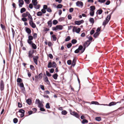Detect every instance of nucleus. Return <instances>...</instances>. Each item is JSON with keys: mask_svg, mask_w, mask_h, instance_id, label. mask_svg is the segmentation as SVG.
<instances>
[{"mask_svg": "<svg viewBox=\"0 0 124 124\" xmlns=\"http://www.w3.org/2000/svg\"><path fill=\"white\" fill-rule=\"evenodd\" d=\"M63 26L62 25H57L55 27L52 28V30L53 31H56L58 30H62V29Z\"/></svg>", "mask_w": 124, "mask_h": 124, "instance_id": "1", "label": "nucleus"}, {"mask_svg": "<svg viewBox=\"0 0 124 124\" xmlns=\"http://www.w3.org/2000/svg\"><path fill=\"white\" fill-rule=\"evenodd\" d=\"M81 30V29L79 28H77L76 26H74L72 30L73 32H76L77 33H79Z\"/></svg>", "mask_w": 124, "mask_h": 124, "instance_id": "2", "label": "nucleus"}, {"mask_svg": "<svg viewBox=\"0 0 124 124\" xmlns=\"http://www.w3.org/2000/svg\"><path fill=\"white\" fill-rule=\"evenodd\" d=\"M4 84L3 80H1L0 82V88L1 91H3L4 89Z\"/></svg>", "mask_w": 124, "mask_h": 124, "instance_id": "3", "label": "nucleus"}, {"mask_svg": "<svg viewBox=\"0 0 124 124\" xmlns=\"http://www.w3.org/2000/svg\"><path fill=\"white\" fill-rule=\"evenodd\" d=\"M34 52V50H30L29 51L28 56L29 58H32L33 57V54Z\"/></svg>", "mask_w": 124, "mask_h": 124, "instance_id": "4", "label": "nucleus"}, {"mask_svg": "<svg viewBox=\"0 0 124 124\" xmlns=\"http://www.w3.org/2000/svg\"><path fill=\"white\" fill-rule=\"evenodd\" d=\"M121 102V101L118 102H111L110 103H109V105L102 104L101 105H107V106H112L113 105H115L117 103H120Z\"/></svg>", "mask_w": 124, "mask_h": 124, "instance_id": "5", "label": "nucleus"}, {"mask_svg": "<svg viewBox=\"0 0 124 124\" xmlns=\"http://www.w3.org/2000/svg\"><path fill=\"white\" fill-rule=\"evenodd\" d=\"M19 112L20 113V117H23L24 115V110L23 109H21L19 110Z\"/></svg>", "mask_w": 124, "mask_h": 124, "instance_id": "6", "label": "nucleus"}, {"mask_svg": "<svg viewBox=\"0 0 124 124\" xmlns=\"http://www.w3.org/2000/svg\"><path fill=\"white\" fill-rule=\"evenodd\" d=\"M83 47L82 45L80 46L78 49L80 51L81 53H82L85 51V47H84V48H83Z\"/></svg>", "mask_w": 124, "mask_h": 124, "instance_id": "7", "label": "nucleus"}, {"mask_svg": "<svg viewBox=\"0 0 124 124\" xmlns=\"http://www.w3.org/2000/svg\"><path fill=\"white\" fill-rule=\"evenodd\" d=\"M76 4V5L79 7H82L83 5V2L80 1H78Z\"/></svg>", "mask_w": 124, "mask_h": 124, "instance_id": "8", "label": "nucleus"}, {"mask_svg": "<svg viewBox=\"0 0 124 124\" xmlns=\"http://www.w3.org/2000/svg\"><path fill=\"white\" fill-rule=\"evenodd\" d=\"M90 43V41L89 40H87L85 42L83 45V46L84 47H85V49L86 47L88 46Z\"/></svg>", "mask_w": 124, "mask_h": 124, "instance_id": "9", "label": "nucleus"}, {"mask_svg": "<svg viewBox=\"0 0 124 124\" xmlns=\"http://www.w3.org/2000/svg\"><path fill=\"white\" fill-rule=\"evenodd\" d=\"M29 23L31 26L33 28H35L36 27V25L33 22V20L30 21Z\"/></svg>", "mask_w": 124, "mask_h": 124, "instance_id": "10", "label": "nucleus"}, {"mask_svg": "<svg viewBox=\"0 0 124 124\" xmlns=\"http://www.w3.org/2000/svg\"><path fill=\"white\" fill-rule=\"evenodd\" d=\"M43 79L45 82H46L47 84L49 85L50 84V82L49 81L47 77L46 76L44 77Z\"/></svg>", "mask_w": 124, "mask_h": 124, "instance_id": "11", "label": "nucleus"}, {"mask_svg": "<svg viewBox=\"0 0 124 124\" xmlns=\"http://www.w3.org/2000/svg\"><path fill=\"white\" fill-rule=\"evenodd\" d=\"M84 22V21L82 20L81 21H76L75 22V23L76 24L79 25L83 23Z\"/></svg>", "mask_w": 124, "mask_h": 124, "instance_id": "12", "label": "nucleus"}, {"mask_svg": "<svg viewBox=\"0 0 124 124\" xmlns=\"http://www.w3.org/2000/svg\"><path fill=\"white\" fill-rule=\"evenodd\" d=\"M19 6L20 7H21L24 4L23 1V0H19Z\"/></svg>", "mask_w": 124, "mask_h": 124, "instance_id": "13", "label": "nucleus"}, {"mask_svg": "<svg viewBox=\"0 0 124 124\" xmlns=\"http://www.w3.org/2000/svg\"><path fill=\"white\" fill-rule=\"evenodd\" d=\"M38 58L39 57L37 56H36L33 57L34 61L35 64L36 65L37 64V60Z\"/></svg>", "mask_w": 124, "mask_h": 124, "instance_id": "14", "label": "nucleus"}, {"mask_svg": "<svg viewBox=\"0 0 124 124\" xmlns=\"http://www.w3.org/2000/svg\"><path fill=\"white\" fill-rule=\"evenodd\" d=\"M29 13L28 12H26L25 13H23L22 14V16L24 17H25L28 16Z\"/></svg>", "mask_w": 124, "mask_h": 124, "instance_id": "15", "label": "nucleus"}, {"mask_svg": "<svg viewBox=\"0 0 124 124\" xmlns=\"http://www.w3.org/2000/svg\"><path fill=\"white\" fill-rule=\"evenodd\" d=\"M37 0H32V2L33 5L34 6H36L37 4Z\"/></svg>", "mask_w": 124, "mask_h": 124, "instance_id": "16", "label": "nucleus"}, {"mask_svg": "<svg viewBox=\"0 0 124 124\" xmlns=\"http://www.w3.org/2000/svg\"><path fill=\"white\" fill-rule=\"evenodd\" d=\"M89 21L92 24H93L94 22V19L93 18H90L89 19Z\"/></svg>", "mask_w": 124, "mask_h": 124, "instance_id": "17", "label": "nucleus"}, {"mask_svg": "<svg viewBox=\"0 0 124 124\" xmlns=\"http://www.w3.org/2000/svg\"><path fill=\"white\" fill-rule=\"evenodd\" d=\"M26 102L29 105L31 104V99H29L26 100Z\"/></svg>", "mask_w": 124, "mask_h": 124, "instance_id": "18", "label": "nucleus"}, {"mask_svg": "<svg viewBox=\"0 0 124 124\" xmlns=\"http://www.w3.org/2000/svg\"><path fill=\"white\" fill-rule=\"evenodd\" d=\"M26 31L28 34H30L31 32V31L29 28H26Z\"/></svg>", "mask_w": 124, "mask_h": 124, "instance_id": "19", "label": "nucleus"}, {"mask_svg": "<svg viewBox=\"0 0 124 124\" xmlns=\"http://www.w3.org/2000/svg\"><path fill=\"white\" fill-rule=\"evenodd\" d=\"M28 16L29 18V21L33 20L32 18L29 13Z\"/></svg>", "mask_w": 124, "mask_h": 124, "instance_id": "20", "label": "nucleus"}, {"mask_svg": "<svg viewBox=\"0 0 124 124\" xmlns=\"http://www.w3.org/2000/svg\"><path fill=\"white\" fill-rule=\"evenodd\" d=\"M90 11H94L95 9V7L94 6H92L90 7Z\"/></svg>", "mask_w": 124, "mask_h": 124, "instance_id": "21", "label": "nucleus"}, {"mask_svg": "<svg viewBox=\"0 0 124 124\" xmlns=\"http://www.w3.org/2000/svg\"><path fill=\"white\" fill-rule=\"evenodd\" d=\"M31 45L32 48L34 49H36V46L33 43Z\"/></svg>", "mask_w": 124, "mask_h": 124, "instance_id": "22", "label": "nucleus"}, {"mask_svg": "<svg viewBox=\"0 0 124 124\" xmlns=\"http://www.w3.org/2000/svg\"><path fill=\"white\" fill-rule=\"evenodd\" d=\"M111 15H108V16L106 19V20L107 21H108V22L110 19V18L111 17Z\"/></svg>", "mask_w": 124, "mask_h": 124, "instance_id": "23", "label": "nucleus"}, {"mask_svg": "<svg viewBox=\"0 0 124 124\" xmlns=\"http://www.w3.org/2000/svg\"><path fill=\"white\" fill-rule=\"evenodd\" d=\"M76 60L74 59L73 60L72 62V66H74L76 64Z\"/></svg>", "mask_w": 124, "mask_h": 124, "instance_id": "24", "label": "nucleus"}, {"mask_svg": "<svg viewBox=\"0 0 124 124\" xmlns=\"http://www.w3.org/2000/svg\"><path fill=\"white\" fill-rule=\"evenodd\" d=\"M58 75L57 74H55L53 75V78L55 79H57Z\"/></svg>", "mask_w": 124, "mask_h": 124, "instance_id": "25", "label": "nucleus"}, {"mask_svg": "<svg viewBox=\"0 0 124 124\" xmlns=\"http://www.w3.org/2000/svg\"><path fill=\"white\" fill-rule=\"evenodd\" d=\"M95 120L98 121H100L101 120V118L100 117H97L95 118Z\"/></svg>", "mask_w": 124, "mask_h": 124, "instance_id": "26", "label": "nucleus"}, {"mask_svg": "<svg viewBox=\"0 0 124 124\" xmlns=\"http://www.w3.org/2000/svg\"><path fill=\"white\" fill-rule=\"evenodd\" d=\"M47 67L48 68H50L52 67V63L51 62H50L48 64Z\"/></svg>", "mask_w": 124, "mask_h": 124, "instance_id": "27", "label": "nucleus"}, {"mask_svg": "<svg viewBox=\"0 0 124 124\" xmlns=\"http://www.w3.org/2000/svg\"><path fill=\"white\" fill-rule=\"evenodd\" d=\"M38 105V107L39 108L42 107L43 106V104H42L41 102H40Z\"/></svg>", "mask_w": 124, "mask_h": 124, "instance_id": "28", "label": "nucleus"}, {"mask_svg": "<svg viewBox=\"0 0 124 124\" xmlns=\"http://www.w3.org/2000/svg\"><path fill=\"white\" fill-rule=\"evenodd\" d=\"M94 11H90V16H93L94 14Z\"/></svg>", "mask_w": 124, "mask_h": 124, "instance_id": "29", "label": "nucleus"}, {"mask_svg": "<svg viewBox=\"0 0 124 124\" xmlns=\"http://www.w3.org/2000/svg\"><path fill=\"white\" fill-rule=\"evenodd\" d=\"M26 10V9L25 8H21L20 10V12L21 13H22L25 12Z\"/></svg>", "mask_w": 124, "mask_h": 124, "instance_id": "30", "label": "nucleus"}, {"mask_svg": "<svg viewBox=\"0 0 124 124\" xmlns=\"http://www.w3.org/2000/svg\"><path fill=\"white\" fill-rule=\"evenodd\" d=\"M62 115H65L67 114V112L65 110H63L62 112Z\"/></svg>", "mask_w": 124, "mask_h": 124, "instance_id": "31", "label": "nucleus"}, {"mask_svg": "<svg viewBox=\"0 0 124 124\" xmlns=\"http://www.w3.org/2000/svg\"><path fill=\"white\" fill-rule=\"evenodd\" d=\"M108 22L106 20L103 22V25L105 26V25Z\"/></svg>", "mask_w": 124, "mask_h": 124, "instance_id": "32", "label": "nucleus"}, {"mask_svg": "<svg viewBox=\"0 0 124 124\" xmlns=\"http://www.w3.org/2000/svg\"><path fill=\"white\" fill-rule=\"evenodd\" d=\"M99 33H97L96 32L94 34L93 36L94 37L96 38L99 35Z\"/></svg>", "mask_w": 124, "mask_h": 124, "instance_id": "33", "label": "nucleus"}, {"mask_svg": "<svg viewBox=\"0 0 124 124\" xmlns=\"http://www.w3.org/2000/svg\"><path fill=\"white\" fill-rule=\"evenodd\" d=\"M52 67L53 68H55L56 67V64L55 62H52Z\"/></svg>", "mask_w": 124, "mask_h": 124, "instance_id": "34", "label": "nucleus"}, {"mask_svg": "<svg viewBox=\"0 0 124 124\" xmlns=\"http://www.w3.org/2000/svg\"><path fill=\"white\" fill-rule=\"evenodd\" d=\"M48 26H49L50 27H51L52 25V23L51 21H50L48 22Z\"/></svg>", "mask_w": 124, "mask_h": 124, "instance_id": "35", "label": "nucleus"}, {"mask_svg": "<svg viewBox=\"0 0 124 124\" xmlns=\"http://www.w3.org/2000/svg\"><path fill=\"white\" fill-rule=\"evenodd\" d=\"M88 122V121L86 119H84L82 121V123L83 124H84L85 123H87Z\"/></svg>", "mask_w": 124, "mask_h": 124, "instance_id": "36", "label": "nucleus"}, {"mask_svg": "<svg viewBox=\"0 0 124 124\" xmlns=\"http://www.w3.org/2000/svg\"><path fill=\"white\" fill-rule=\"evenodd\" d=\"M77 42V40L75 39H73L71 41V43L73 44H75Z\"/></svg>", "mask_w": 124, "mask_h": 124, "instance_id": "37", "label": "nucleus"}, {"mask_svg": "<svg viewBox=\"0 0 124 124\" xmlns=\"http://www.w3.org/2000/svg\"><path fill=\"white\" fill-rule=\"evenodd\" d=\"M37 15L38 16H40L42 15V13L40 11H39L37 12Z\"/></svg>", "mask_w": 124, "mask_h": 124, "instance_id": "38", "label": "nucleus"}, {"mask_svg": "<svg viewBox=\"0 0 124 124\" xmlns=\"http://www.w3.org/2000/svg\"><path fill=\"white\" fill-rule=\"evenodd\" d=\"M70 39V37L69 36H68L65 39V41H67L69 40Z\"/></svg>", "mask_w": 124, "mask_h": 124, "instance_id": "39", "label": "nucleus"}, {"mask_svg": "<svg viewBox=\"0 0 124 124\" xmlns=\"http://www.w3.org/2000/svg\"><path fill=\"white\" fill-rule=\"evenodd\" d=\"M52 38L53 39V40L54 41H55L56 40V38L55 37V35H52Z\"/></svg>", "mask_w": 124, "mask_h": 124, "instance_id": "40", "label": "nucleus"}, {"mask_svg": "<svg viewBox=\"0 0 124 124\" xmlns=\"http://www.w3.org/2000/svg\"><path fill=\"white\" fill-rule=\"evenodd\" d=\"M46 108L47 109L49 108H50V106L49 105V104L48 103H46Z\"/></svg>", "mask_w": 124, "mask_h": 124, "instance_id": "41", "label": "nucleus"}, {"mask_svg": "<svg viewBox=\"0 0 124 124\" xmlns=\"http://www.w3.org/2000/svg\"><path fill=\"white\" fill-rule=\"evenodd\" d=\"M19 86L21 87H22V88H24L23 84V83H20L19 84Z\"/></svg>", "mask_w": 124, "mask_h": 124, "instance_id": "42", "label": "nucleus"}, {"mask_svg": "<svg viewBox=\"0 0 124 124\" xmlns=\"http://www.w3.org/2000/svg\"><path fill=\"white\" fill-rule=\"evenodd\" d=\"M73 116H74L77 118H78L79 117V116L78 114L76 113L75 112Z\"/></svg>", "mask_w": 124, "mask_h": 124, "instance_id": "43", "label": "nucleus"}, {"mask_svg": "<svg viewBox=\"0 0 124 124\" xmlns=\"http://www.w3.org/2000/svg\"><path fill=\"white\" fill-rule=\"evenodd\" d=\"M58 23V21L56 20H54L53 21V23L54 25H56Z\"/></svg>", "mask_w": 124, "mask_h": 124, "instance_id": "44", "label": "nucleus"}, {"mask_svg": "<svg viewBox=\"0 0 124 124\" xmlns=\"http://www.w3.org/2000/svg\"><path fill=\"white\" fill-rule=\"evenodd\" d=\"M33 39V37L31 36H30L28 37V40H32Z\"/></svg>", "mask_w": 124, "mask_h": 124, "instance_id": "45", "label": "nucleus"}, {"mask_svg": "<svg viewBox=\"0 0 124 124\" xmlns=\"http://www.w3.org/2000/svg\"><path fill=\"white\" fill-rule=\"evenodd\" d=\"M32 40H28L27 42L30 45H31L33 43L31 41Z\"/></svg>", "mask_w": 124, "mask_h": 124, "instance_id": "46", "label": "nucleus"}, {"mask_svg": "<svg viewBox=\"0 0 124 124\" xmlns=\"http://www.w3.org/2000/svg\"><path fill=\"white\" fill-rule=\"evenodd\" d=\"M71 46H72L71 44V43H70L69 44H68L67 45V46L68 48H69L71 47Z\"/></svg>", "mask_w": 124, "mask_h": 124, "instance_id": "47", "label": "nucleus"}, {"mask_svg": "<svg viewBox=\"0 0 124 124\" xmlns=\"http://www.w3.org/2000/svg\"><path fill=\"white\" fill-rule=\"evenodd\" d=\"M18 121V120L16 118H15L13 119V122L14 123H16Z\"/></svg>", "mask_w": 124, "mask_h": 124, "instance_id": "48", "label": "nucleus"}, {"mask_svg": "<svg viewBox=\"0 0 124 124\" xmlns=\"http://www.w3.org/2000/svg\"><path fill=\"white\" fill-rule=\"evenodd\" d=\"M62 5L61 4H60L58 5H57V8H62Z\"/></svg>", "mask_w": 124, "mask_h": 124, "instance_id": "49", "label": "nucleus"}, {"mask_svg": "<svg viewBox=\"0 0 124 124\" xmlns=\"http://www.w3.org/2000/svg\"><path fill=\"white\" fill-rule=\"evenodd\" d=\"M106 1V0H98V1L101 3H103L105 2Z\"/></svg>", "mask_w": 124, "mask_h": 124, "instance_id": "50", "label": "nucleus"}, {"mask_svg": "<svg viewBox=\"0 0 124 124\" xmlns=\"http://www.w3.org/2000/svg\"><path fill=\"white\" fill-rule=\"evenodd\" d=\"M22 79L20 78H18L17 80V81L18 82L20 83L22 82Z\"/></svg>", "mask_w": 124, "mask_h": 124, "instance_id": "51", "label": "nucleus"}, {"mask_svg": "<svg viewBox=\"0 0 124 124\" xmlns=\"http://www.w3.org/2000/svg\"><path fill=\"white\" fill-rule=\"evenodd\" d=\"M102 12V10H99L98 11V12L99 15L101 14Z\"/></svg>", "mask_w": 124, "mask_h": 124, "instance_id": "52", "label": "nucleus"}, {"mask_svg": "<svg viewBox=\"0 0 124 124\" xmlns=\"http://www.w3.org/2000/svg\"><path fill=\"white\" fill-rule=\"evenodd\" d=\"M40 5H38L35 7V8L36 9H38L40 8Z\"/></svg>", "mask_w": 124, "mask_h": 124, "instance_id": "53", "label": "nucleus"}, {"mask_svg": "<svg viewBox=\"0 0 124 124\" xmlns=\"http://www.w3.org/2000/svg\"><path fill=\"white\" fill-rule=\"evenodd\" d=\"M46 75L47 76L49 77H50L51 76V74L47 71L46 72Z\"/></svg>", "mask_w": 124, "mask_h": 124, "instance_id": "54", "label": "nucleus"}, {"mask_svg": "<svg viewBox=\"0 0 124 124\" xmlns=\"http://www.w3.org/2000/svg\"><path fill=\"white\" fill-rule=\"evenodd\" d=\"M70 114L71 115L73 116V115H74V114H75V113L76 112L74 111H73L72 110H70Z\"/></svg>", "mask_w": 124, "mask_h": 124, "instance_id": "55", "label": "nucleus"}, {"mask_svg": "<svg viewBox=\"0 0 124 124\" xmlns=\"http://www.w3.org/2000/svg\"><path fill=\"white\" fill-rule=\"evenodd\" d=\"M40 102V101L39 99H37L36 100L35 103L38 104Z\"/></svg>", "mask_w": 124, "mask_h": 124, "instance_id": "56", "label": "nucleus"}, {"mask_svg": "<svg viewBox=\"0 0 124 124\" xmlns=\"http://www.w3.org/2000/svg\"><path fill=\"white\" fill-rule=\"evenodd\" d=\"M9 52L10 54L11 53V44H9Z\"/></svg>", "mask_w": 124, "mask_h": 124, "instance_id": "57", "label": "nucleus"}, {"mask_svg": "<svg viewBox=\"0 0 124 124\" xmlns=\"http://www.w3.org/2000/svg\"><path fill=\"white\" fill-rule=\"evenodd\" d=\"M21 19L24 22L26 21L27 20V19L24 17L22 18Z\"/></svg>", "mask_w": 124, "mask_h": 124, "instance_id": "58", "label": "nucleus"}, {"mask_svg": "<svg viewBox=\"0 0 124 124\" xmlns=\"http://www.w3.org/2000/svg\"><path fill=\"white\" fill-rule=\"evenodd\" d=\"M67 63L69 65H70L71 63V61L70 60H68L67 61Z\"/></svg>", "mask_w": 124, "mask_h": 124, "instance_id": "59", "label": "nucleus"}, {"mask_svg": "<svg viewBox=\"0 0 124 124\" xmlns=\"http://www.w3.org/2000/svg\"><path fill=\"white\" fill-rule=\"evenodd\" d=\"M30 68L32 70H34V67L32 65H30Z\"/></svg>", "mask_w": 124, "mask_h": 124, "instance_id": "60", "label": "nucleus"}, {"mask_svg": "<svg viewBox=\"0 0 124 124\" xmlns=\"http://www.w3.org/2000/svg\"><path fill=\"white\" fill-rule=\"evenodd\" d=\"M1 26L2 29L3 30H4L5 29V26L2 25V24H1Z\"/></svg>", "mask_w": 124, "mask_h": 124, "instance_id": "61", "label": "nucleus"}, {"mask_svg": "<svg viewBox=\"0 0 124 124\" xmlns=\"http://www.w3.org/2000/svg\"><path fill=\"white\" fill-rule=\"evenodd\" d=\"M48 56L49 58L51 59H52L53 58L52 55L51 54H49Z\"/></svg>", "mask_w": 124, "mask_h": 124, "instance_id": "62", "label": "nucleus"}, {"mask_svg": "<svg viewBox=\"0 0 124 124\" xmlns=\"http://www.w3.org/2000/svg\"><path fill=\"white\" fill-rule=\"evenodd\" d=\"M39 77V78L40 79H41L42 78V74L41 73H40L39 74L38 76Z\"/></svg>", "mask_w": 124, "mask_h": 124, "instance_id": "63", "label": "nucleus"}, {"mask_svg": "<svg viewBox=\"0 0 124 124\" xmlns=\"http://www.w3.org/2000/svg\"><path fill=\"white\" fill-rule=\"evenodd\" d=\"M110 1L109 0H108L106 2L105 4L107 5H108L110 4Z\"/></svg>", "mask_w": 124, "mask_h": 124, "instance_id": "64", "label": "nucleus"}]
</instances>
